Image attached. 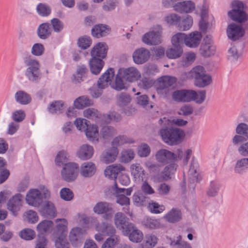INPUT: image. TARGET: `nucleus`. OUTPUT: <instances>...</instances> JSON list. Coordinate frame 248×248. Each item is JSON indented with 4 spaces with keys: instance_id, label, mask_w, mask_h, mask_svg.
I'll return each instance as SVG.
<instances>
[{
    "instance_id": "nucleus-58",
    "label": "nucleus",
    "mask_w": 248,
    "mask_h": 248,
    "mask_svg": "<svg viewBox=\"0 0 248 248\" xmlns=\"http://www.w3.org/2000/svg\"><path fill=\"white\" fill-rule=\"evenodd\" d=\"M60 194L61 198L65 201H70L74 197L72 191L68 188H62L61 190Z\"/></svg>"
},
{
    "instance_id": "nucleus-16",
    "label": "nucleus",
    "mask_w": 248,
    "mask_h": 248,
    "mask_svg": "<svg viewBox=\"0 0 248 248\" xmlns=\"http://www.w3.org/2000/svg\"><path fill=\"white\" fill-rule=\"evenodd\" d=\"M27 203L34 207L39 206L42 202V197L38 189H30L26 195Z\"/></svg>"
},
{
    "instance_id": "nucleus-59",
    "label": "nucleus",
    "mask_w": 248,
    "mask_h": 248,
    "mask_svg": "<svg viewBox=\"0 0 248 248\" xmlns=\"http://www.w3.org/2000/svg\"><path fill=\"white\" fill-rule=\"evenodd\" d=\"M195 94L193 97L192 101H194L198 104H202L206 98V91L205 90L199 91L196 92L195 91Z\"/></svg>"
},
{
    "instance_id": "nucleus-47",
    "label": "nucleus",
    "mask_w": 248,
    "mask_h": 248,
    "mask_svg": "<svg viewBox=\"0 0 248 248\" xmlns=\"http://www.w3.org/2000/svg\"><path fill=\"white\" fill-rule=\"evenodd\" d=\"M51 220H44L39 223L37 226V230L40 233L39 236L44 235L43 233L48 231L53 225Z\"/></svg>"
},
{
    "instance_id": "nucleus-64",
    "label": "nucleus",
    "mask_w": 248,
    "mask_h": 248,
    "mask_svg": "<svg viewBox=\"0 0 248 248\" xmlns=\"http://www.w3.org/2000/svg\"><path fill=\"white\" fill-rule=\"evenodd\" d=\"M236 133L242 135L248 138V125L245 123L239 124L236 128Z\"/></svg>"
},
{
    "instance_id": "nucleus-3",
    "label": "nucleus",
    "mask_w": 248,
    "mask_h": 248,
    "mask_svg": "<svg viewBox=\"0 0 248 248\" xmlns=\"http://www.w3.org/2000/svg\"><path fill=\"white\" fill-rule=\"evenodd\" d=\"M62 221L63 223L57 225L54 235L56 238L55 246L56 248H69V243L66 239L67 233V221L64 218L57 219L56 222Z\"/></svg>"
},
{
    "instance_id": "nucleus-26",
    "label": "nucleus",
    "mask_w": 248,
    "mask_h": 248,
    "mask_svg": "<svg viewBox=\"0 0 248 248\" xmlns=\"http://www.w3.org/2000/svg\"><path fill=\"white\" fill-rule=\"evenodd\" d=\"M95 171L96 167L92 162H85L80 166V173L84 177H92L94 174Z\"/></svg>"
},
{
    "instance_id": "nucleus-37",
    "label": "nucleus",
    "mask_w": 248,
    "mask_h": 248,
    "mask_svg": "<svg viewBox=\"0 0 248 248\" xmlns=\"http://www.w3.org/2000/svg\"><path fill=\"white\" fill-rule=\"evenodd\" d=\"M183 50L181 46H172L168 49L166 52L167 57L171 59H175L180 57L183 54Z\"/></svg>"
},
{
    "instance_id": "nucleus-5",
    "label": "nucleus",
    "mask_w": 248,
    "mask_h": 248,
    "mask_svg": "<svg viewBox=\"0 0 248 248\" xmlns=\"http://www.w3.org/2000/svg\"><path fill=\"white\" fill-rule=\"evenodd\" d=\"M232 10L228 13V16L233 21L243 23L248 20V14L244 11V4L239 0H233L232 3Z\"/></svg>"
},
{
    "instance_id": "nucleus-9",
    "label": "nucleus",
    "mask_w": 248,
    "mask_h": 248,
    "mask_svg": "<svg viewBox=\"0 0 248 248\" xmlns=\"http://www.w3.org/2000/svg\"><path fill=\"white\" fill-rule=\"evenodd\" d=\"M114 223L120 230H121L123 233H127L129 230L133 228V223L129 222V218L122 212H118L114 216Z\"/></svg>"
},
{
    "instance_id": "nucleus-28",
    "label": "nucleus",
    "mask_w": 248,
    "mask_h": 248,
    "mask_svg": "<svg viewBox=\"0 0 248 248\" xmlns=\"http://www.w3.org/2000/svg\"><path fill=\"white\" fill-rule=\"evenodd\" d=\"M202 35L198 31H194L186 36V46L189 47H196L200 44Z\"/></svg>"
},
{
    "instance_id": "nucleus-61",
    "label": "nucleus",
    "mask_w": 248,
    "mask_h": 248,
    "mask_svg": "<svg viewBox=\"0 0 248 248\" xmlns=\"http://www.w3.org/2000/svg\"><path fill=\"white\" fill-rule=\"evenodd\" d=\"M20 237L26 240L33 239L35 237V232L30 229H25L21 231L19 233Z\"/></svg>"
},
{
    "instance_id": "nucleus-25",
    "label": "nucleus",
    "mask_w": 248,
    "mask_h": 248,
    "mask_svg": "<svg viewBox=\"0 0 248 248\" xmlns=\"http://www.w3.org/2000/svg\"><path fill=\"white\" fill-rule=\"evenodd\" d=\"M142 39L143 43L149 45H157L161 43L160 35L154 31L145 33Z\"/></svg>"
},
{
    "instance_id": "nucleus-30",
    "label": "nucleus",
    "mask_w": 248,
    "mask_h": 248,
    "mask_svg": "<svg viewBox=\"0 0 248 248\" xmlns=\"http://www.w3.org/2000/svg\"><path fill=\"white\" fill-rule=\"evenodd\" d=\"M105 62L101 59L91 58L89 61L90 69L93 74L98 75L101 71Z\"/></svg>"
},
{
    "instance_id": "nucleus-33",
    "label": "nucleus",
    "mask_w": 248,
    "mask_h": 248,
    "mask_svg": "<svg viewBox=\"0 0 248 248\" xmlns=\"http://www.w3.org/2000/svg\"><path fill=\"white\" fill-rule=\"evenodd\" d=\"M15 99L17 103L22 105L29 104L31 101L30 94L23 91H18L15 94Z\"/></svg>"
},
{
    "instance_id": "nucleus-8",
    "label": "nucleus",
    "mask_w": 248,
    "mask_h": 248,
    "mask_svg": "<svg viewBox=\"0 0 248 248\" xmlns=\"http://www.w3.org/2000/svg\"><path fill=\"white\" fill-rule=\"evenodd\" d=\"M195 93V91L193 90L181 89L173 92L171 97L175 102L188 103L192 101Z\"/></svg>"
},
{
    "instance_id": "nucleus-40",
    "label": "nucleus",
    "mask_w": 248,
    "mask_h": 248,
    "mask_svg": "<svg viewBox=\"0 0 248 248\" xmlns=\"http://www.w3.org/2000/svg\"><path fill=\"white\" fill-rule=\"evenodd\" d=\"M7 162L5 159L0 156V184L4 182L10 175V171L6 169Z\"/></svg>"
},
{
    "instance_id": "nucleus-45",
    "label": "nucleus",
    "mask_w": 248,
    "mask_h": 248,
    "mask_svg": "<svg viewBox=\"0 0 248 248\" xmlns=\"http://www.w3.org/2000/svg\"><path fill=\"white\" fill-rule=\"evenodd\" d=\"M187 35L184 33H177L174 35L171 39L172 45L176 46H181L185 44L186 45V40Z\"/></svg>"
},
{
    "instance_id": "nucleus-10",
    "label": "nucleus",
    "mask_w": 248,
    "mask_h": 248,
    "mask_svg": "<svg viewBox=\"0 0 248 248\" xmlns=\"http://www.w3.org/2000/svg\"><path fill=\"white\" fill-rule=\"evenodd\" d=\"M93 211L97 214L104 215L103 217L106 219L111 218L114 213L112 204L105 202L97 203L94 206Z\"/></svg>"
},
{
    "instance_id": "nucleus-31",
    "label": "nucleus",
    "mask_w": 248,
    "mask_h": 248,
    "mask_svg": "<svg viewBox=\"0 0 248 248\" xmlns=\"http://www.w3.org/2000/svg\"><path fill=\"white\" fill-rule=\"evenodd\" d=\"M93 154V149L89 145H83L77 152L78 157L82 160L90 158Z\"/></svg>"
},
{
    "instance_id": "nucleus-43",
    "label": "nucleus",
    "mask_w": 248,
    "mask_h": 248,
    "mask_svg": "<svg viewBox=\"0 0 248 248\" xmlns=\"http://www.w3.org/2000/svg\"><path fill=\"white\" fill-rule=\"evenodd\" d=\"M199 165L198 162L193 159L192 160L190 168L188 170V174L189 175V180L190 182L194 183L198 181V173L197 172Z\"/></svg>"
},
{
    "instance_id": "nucleus-57",
    "label": "nucleus",
    "mask_w": 248,
    "mask_h": 248,
    "mask_svg": "<svg viewBox=\"0 0 248 248\" xmlns=\"http://www.w3.org/2000/svg\"><path fill=\"white\" fill-rule=\"evenodd\" d=\"M67 154L65 151H61L59 152L55 159L56 164L57 166H61L62 165H64L67 161Z\"/></svg>"
},
{
    "instance_id": "nucleus-36",
    "label": "nucleus",
    "mask_w": 248,
    "mask_h": 248,
    "mask_svg": "<svg viewBox=\"0 0 248 248\" xmlns=\"http://www.w3.org/2000/svg\"><path fill=\"white\" fill-rule=\"evenodd\" d=\"M166 220L170 223H175L179 221L182 218L181 212L180 210L172 208L164 217Z\"/></svg>"
},
{
    "instance_id": "nucleus-29",
    "label": "nucleus",
    "mask_w": 248,
    "mask_h": 248,
    "mask_svg": "<svg viewBox=\"0 0 248 248\" xmlns=\"http://www.w3.org/2000/svg\"><path fill=\"white\" fill-rule=\"evenodd\" d=\"M88 73V69L87 66L82 64L78 65L76 73L73 75L74 81L75 83H80L86 78Z\"/></svg>"
},
{
    "instance_id": "nucleus-42",
    "label": "nucleus",
    "mask_w": 248,
    "mask_h": 248,
    "mask_svg": "<svg viewBox=\"0 0 248 248\" xmlns=\"http://www.w3.org/2000/svg\"><path fill=\"white\" fill-rule=\"evenodd\" d=\"M247 169H248V158H243L237 160L234 170L236 173L242 174Z\"/></svg>"
},
{
    "instance_id": "nucleus-27",
    "label": "nucleus",
    "mask_w": 248,
    "mask_h": 248,
    "mask_svg": "<svg viewBox=\"0 0 248 248\" xmlns=\"http://www.w3.org/2000/svg\"><path fill=\"white\" fill-rule=\"evenodd\" d=\"M52 30L50 24L48 22L41 24L38 27L37 34L38 37L43 40L47 39L51 34Z\"/></svg>"
},
{
    "instance_id": "nucleus-56",
    "label": "nucleus",
    "mask_w": 248,
    "mask_h": 248,
    "mask_svg": "<svg viewBox=\"0 0 248 248\" xmlns=\"http://www.w3.org/2000/svg\"><path fill=\"white\" fill-rule=\"evenodd\" d=\"M51 25L54 32H60L64 28V23L57 18H53L51 21Z\"/></svg>"
},
{
    "instance_id": "nucleus-7",
    "label": "nucleus",
    "mask_w": 248,
    "mask_h": 248,
    "mask_svg": "<svg viewBox=\"0 0 248 248\" xmlns=\"http://www.w3.org/2000/svg\"><path fill=\"white\" fill-rule=\"evenodd\" d=\"M78 165L76 163H65L61 170V175L63 180L67 182L74 181L78 176Z\"/></svg>"
},
{
    "instance_id": "nucleus-13",
    "label": "nucleus",
    "mask_w": 248,
    "mask_h": 248,
    "mask_svg": "<svg viewBox=\"0 0 248 248\" xmlns=\"http://www.w3.org/2000/svg\"><path fill=\"white\" fill-rule=\"evenodd\" d=\"M23 196L20 194H16L8 201L7 203V209L12 214L16 216L22 206Z\"/></svg>"
},
{
    "instance_id": "nucleus-52",
    "label": "nucleus",
    "mask_w": 248,
    "mask_h": 248,
    "mask_svg": "<svg viewBox=\"0 0 248 248\" xmlns=\"http://www.w3.org/2000/svg\"><path fill=\"white\" fill-rule=\"evenodd\" d=\"M116 134V130L112 126H103L101 130V134L104 139H109Z\"/></svg>"
},
{
    "instance_id": "nucleus-19",
    "label": "nucleus",
    "mask_w": 248,
    "mask_h": 248,
    "mask_svg": "<svg viewBox=\"0 0 248 248\" xmlns=\"http://www.w3.org/2000/svg\"><path fill=\"white\" fill-rule=\"evenodd\" d=\"M40 212L42 216L49 219L55 217L57 214L54 203L50 201H46L44 203Z\"/></svg>"
},
{
    "instance_id": "nucleus-11",
    "label": "nucleus",
    "mask_w": 248,
    "mask_h": 248,
    "mask_svg": "<svg viewBox=\"0 0 248 248\" xmlns=\"http://www.w3.org/2000/svg\"><path fill=\"white\" fill-rule=\"evenodd\" d=\"M94 222V228L97 232H100L109 237L119 236L116 234V230L115 227L111 223L105 221L99 222L97 220Z\"/></svg>"
},
{
    "instance_id": "nucleus-35",
    "label": "nucleus",
    "mask_w": 248,
    "mask_h": 248,
    "mask_svg": "<svg viewBox=\"0 0 248 248\" xmlns=\"http://www.w3.org/2000/svg\"><path fill=\"white\" fill-rule=\"evenodd\" d=\"M88 140L92 141H98V131L96 125L90 123L84 130Z\"/></svg>"
},
{
    "instance_id": "nucleus-21",
    "label": "nucleus",
    "mask_w": 248,
    "mask_h": 248,
    "mask_svg": "<svg viewBox=\"0 0 248 248\" xmlns=\"http://www.w3.org/2000/svg\"><path fill=\"white\" fill-rule=\"evenodd\" d=\"M149 57L150 52L144 48L136 50L133 54L134 62L139 64L148 61Z\"/></svg>"
},
{
    "instance_id": "nucleus-63",
    "label": "nucleus",
    "mask_w": 248,
    "mask_h": 248,
    "mask_svg": "<svg viewBox=\"0 0 248 248\" xmlns=\"http://www.w3.org/2000/svg\"><path fill=\"white\" fill-rule=\"evenodd\" d=\"M135 156V153L133 150L128 149L123 151L122 153V160L124 162L131 161Z\"/></svg>"
},
{
    "instance_id": "nucleus-51",
    "label": "nucleus",
    "mask_w": 248,
    "mask_h": 248,
    "mask_svg": "<svg viewBox=\"0 0 248 248\" xmlns=\"http://www.w3.org/2000/svg\"><path fill=\"white\" fill-rule=\"evenodd\" d=\"M220 188V185L216 181H212L207 190V194L209 197H215L217 195Z\"/></svg>"
},
{
    "instance_id": "nucleus-50",
    "label": "nucleus",
    "mask_w": 248,
    "mask_h": 248,
    "mask_svg": "<svg viewBox=\"0 0 248 248\" xmlns=\"http://www.w3.org/2000/svg\"><path fill=\"white\" fill-rule=\"evenodd\" d=\"M37 13L42 16H47L51 13V8L47 4L42 3H39L36 7Z\"/></svg>"
},
{
    "instance_id": "nucleus-55",
    "label": "nucleus",
    "mask_w": 248,
    "mask_h": 248,
    "mask_svg": "<svg viewBox=\"0 0 248 248\" xmlns=\"http://www.w3.org/2000/svg\"><path fill=\"white\" fill-rule=\"evenodd\" d=\"M119 236L108 238L102 244L101 248H114L115 246L119 241Z\"/></svg>"
},
{
    "instance_id": "nucleus-54",
    "label": "nucleus",
    "mask_w": 248,
    "mask_h": 248,
    "mask_svg": "<svg viewBox=\"0 0 248 248\" xmlns=\"http://www.w3.org/2000/svg\"><path fill=\"white\" fill-rule=\"evenodd\" d=\"M143 224L147 228L155 229L158 228L160 226V222L158 220L146 217L143 221Z\"/></svg>"
},
{
    "instance_id": "nucleus-39",
    "label": "nucleus",
    "mask_w": 248,
    "mask_h": 248,
    "mask_svg": "<svg viewBox=\"0 0 248 248\" xmlns=\"http://www.w3.org/2000/svg\"><path fill=\"white\" fill-rule=\"evenodd\" d=\"M134 142V140L125 135H119L116 137L111 141L112 147H117L122 145L124 144H130Z\"/></svg>"
},
{
    "instance_id": "nucleus-2",
    "label": "nucleus",
    "mask_w": 248,
    "mask_h": 248,
    "mask_svg": "<svg viewBox=\"0 0 248 248\" xmlns=\"http://www.w3.org/2000/svg\"><path fill=\"white\" fill-rule=\"evenodd\" d=\"M114 77V70L109 68L99 78L97 81V88L93 87L90 89V93L93 98L100 97L102 93V90L108 86V83L110 84Z\"/></svg>"
},
{
    "instance_id": "nucleus-48",
    "label": "nucleus",
    "mask_w": 248,
    "mask_h": 248,
    "mask_svg": "<svg viewBox=\"0 0 248 248\" xmlns=\"http://www.w3.org/2000/svg\"><path fill=\"white\" fill-rule=\"evenodd\" d=\"M216 47L214 45H202L200 49V52L204 57H208L214 55Z\"/></svg>"
},
{
    "instance_id": "nucleus-46",
    "label": "nucleus",
    "mask_w": 248,
    "mask_h": 248,
    "mask_svg": "<svg viewBox=\"0 0 248 248\" xmlns=\"http://www.w3.org/2000/svg\"><path fill=\"white\" fill-rule=\"evenodd\" d=\"M131 173L136 179H143L144 170L140 164H133L131 166Z\"/></svg>"
},
{
    "instance_id": "nucleus-20",
    "label": "nucleus",
    "mask_w": 248,
    "mask_h": 248,
    "mask_svg": "<svg viewBox=\"0 0 248 248\" xmlns=\"http://www.w3.org/2000/svg\"><path fill=\"white\" fill-rule=\"evenodd\" d=\"M118 152V149L116 147H111L106 149L102 154L101 161L106 164L113 162L116 159Z\"/></svg>"
},
{
    "instance_id": "nucleus-41",
    "label": "nucleus",
    "mask_w": 248,
    "mask_h": 248,
    "mask_svg": "<svg viewBox=\"0 0 248 248\" xmlns=\"http://www.w3.org/2000/svg\"><path fill=\"white\" fill-rule=\"evenodd\" d=\"M93 104L92 100L86 96H82L77 98L74 102L76 108L82 109L83 108L90 106Z\"/></svg>"
},
{
    "instance_id": "nucleus-49",
    "label": "nucleus",
    "mask_w": 248,
    "mask_h": 248,
    "mask_svg": "<svg viewBox=\"0 0 248 248\" xmlns=\"http://www.w3.org/2000/svg\"><path fill=\"white\" fill-rule=\"evenodd\" d=\"M177 165L174 163L170 164L166 166L162 172V177L165 180H168L171 178V175L173 174L176 171Z\"/></svg>"
},
{
    "instance_id": "nucleus-18",
    "label": "nucleus",
    "mask_w": 248,
    "mask_h": 248,
    "mask_svg": "<svg viewBox=\"0 0 248 248\" xmlns=\"http://www.w3.org/2000/svg\"><path fill=\"white\" fill-rule=\"evenodd\" d=\"M108 52V46L103 42L98 43L92 49L91 55L92 58L103 60L105 58Z\"/></svg>"
},
{
    "instance_id": "nucleus-17",
    "label": "nucleus",
    "mask_w": 248,
    "mask_h": 248,
    "mask_svg": "<svg viewBox=\"0 0 248 248\" xmlns=\"http://www.w3.org/2000/svg\"><path fill=\"white\" fill-rule=\"evenodd\" d=\"M175 11L182 14L192 12L196 8L195 3L191 0H185L175 3L173 6Z\"/></svg>"
},
{
    "instance_id": "nucleus-14",
    "label": "nucleus",
    "mask_w": 248,
    "mask_h": 248,
    "mask_svg": "<svg viewBox=\"0 0 248 248\" xmlns=\"http://www.w3.org/2000/svg\"><path fill=\"white\" fill-rule=\"evenodd\" d=\"M244 29L240 26L235 23H232L228 25L227 29V34L228 38L232 41H236L245 34Z\"/></svg>"
},
{
    "instance_id": "nucleus-44",
    "label": "nucleus",
    "mask_w": 248,
    "mask_h": 248,
    "mask_svg": "<svg viewBox=\"0 0 248 248\" xmlns=\"http://www.w3.org/2000/svg\"><path fill=\"white\" fill-rule=\"evenodd\" d=\"M147 208L150 212L155 214H160L165 209V207L163 205L159 204L158 202L154 201H150Z\"/></svg>"
},
{
    "instance_id": "nucleus-1",
    "label": "nucleus",
    "mask_w": 248,
    "mask_h": 248,
    "mask_svg": "<svg viewBox=\"0 0 248 248\" xmlns=\"http://www.w3.org/2000/svg\"><path fill=\"white\" fill-rule=\"evenodd\" d=\"M23 62L26 67L25 76L27 79L32 83L39 82L42 78L39 62L31 55L27 54L23 58Z\"/></svg>"
},
{
    "instance_id": "nucleus-62",
    "label": "nucleus",
    "mask_w": 248,
    "mask_h": 248,
    "mask_svg": "<svg viewBox=\"0 0 248 248\" xmlns=\"http://www.w3.org/2000/svg\"><path fill=\"white\" fill-rule=\"evenodd\" d=\"M44 50V46L42 44L36 43L32 46L31 53L34 56H40L43 54Z\"/></svg>"
},
{
    "instance_id": "nucleus-34",
    "label": "nucleus",
    "mask_w": 248,
    "mask_h": 248,
    "mask_svg": "<svg viewBox=\"0 0 248 248\" xmlns=\"http://www.w3.org/2000/svg\"><path fill=\"white\" fill-rule=\"evenodd\" d=\"M129 232L127 233H124V235H128L129 240L133 242H140L143 238L142 232L138 229L134 224H133V228L129 229Z\"/></svg>"
},
{
    "instance_id": "nucleus-53",
    "label": "nucleus",
    "mask_w": 248,
    "mask_h": 248,
    "mask_svg": "<svg viewBox=\"0 0 248 248\" xmlns=\"http://www.w3.org/2000/svg\"><path fill=\"white\" fill-rule=\"evenodd\" d=\"M193 24V19L190 16L187 15L179 24V27L183 31L188 30Z\"/></svg>"
},
{
    "instance_id": "nucleus-32",
    "label": "nucleus",
    "mask_w": 248,
    "mask_h": 248,
    "mask_svg": "<svg viewBox=\"0 0 248 248\" xmlns=\"http://www.w3.org/2000/svg\"><path fill=\"white\" fill-rule=\"evenodd\" d=\"M66 107L64 102L62 100L54 101L49 104L47 108L48 111L51 114H60Z\"/></svg>"
},
{
    "instance_id": "nucleus-4",
    "label": "nucleus",
    "mask_w": 248,
    "mask_h": 248,
    "mask_svg": "<svg viewBox=\"0 0 248 248\" xmlns=\"http://www.w3.org/2000/svg\"><path fill=\"white\" fill-rule=\"evenodd\" d=\"M160 134L165 143L173 145L181 141L184 132L180 128L171 127L161 129Z\"/></svg>"
},
{
    "instance_id": "nucleus-15",
    "label": "nucleus",
    "mask_w": 248,
    "mask_h": 248,
    "mask_svg": "<svg viewBox=\"0 0 248 248\" xmlns=\"http://www.w3.org/2000/svg\"><path fill=\"white\" fill-rule=\"evenodd\" d=\"M155 159L163 164L169 163L176 160V155L166 149H160L155 154Z\"/></svg>"
},
{
    "instance_id": "nucleus-12",
    "label": "nucleus",
    "mask_w": 248,
    "mask_h": 248,
    "mask_svg": "<svg viewBox=\"0 0 248 248\" xmlns=\"http://www.w3.org/2000/svg\"><path fill=\"white\" fill-rule=\"evenodd\" d=\"M118 74L124 80L129 82H134L140 77L139 70L135 67L121 68L118 71Z\"/></svg>"
},
{
    "instance_id": "nucleus-38",
    "label": "nucleus",
    "mask_w": 248,
    "mask_h": 248,
    "mask_svg": "<svg viewBox=\"0 0 248 248\" xmlns=\"http://www.w3.org/2000/svg\"><path fill=\"white\" fill-rule=\"evenodd\" d=\"M159 81L158 89L165 90L172 86L176 82V79L174 77L167 76L161 77Z\"/></svg>"
},
{
    "instance_id": "nucleus-6",
    "label": "nucleus",
    "mask_w": 248,
    "mask_h": 248,
    "mask_svg": "<svg viewBox=\"0 0 248 248\" xmlns=\"http://www.w3.org/2000/svg\"><path fill=\"white\" fill-rule=\"evenodd\" d=\"M192 73L195 78V85L198 87L204 88L212 81L211 76L205 73L204 68L202 66L194 67Z\"/></svg>"
},
{
    "instance_id": "nucleus-22",
    "label": "nucleus",
    "mask_w": 248,
    "mask_h": 248,
    "mask_svg": "<svg viewBox=\"0 0 248 248\" xmlns=\"http://www.w3.org/2000/svg\"><path fill=\"white\" fill-rule=\"evenodd\" d=\"M124 170V168L120 164L109 165L104 170L106 177L110 179L115 180L119 172Z\"/></svg>"
},
{
    "instance_id": "nucleus-23",
    "label": "nucleus",
    "mask_w": 248,
    "mask_h": 248,
    "mask_svg": "<svg viewBox=\"0 0 248 248\" xmlns=\"http://www.w3.org/2000/svg\"><path fill=\"white\" fill-rule=\"evenodd\" d=\"M110 31V28L106 24H98L94 26L92 29V35L95 38L106 36Z\"/></svg>"
},
{
    "instance_id": "nucleus-24",
    "label": "nucleus",
    "mask_w": 248,
    "mask_h": 248,
    "mask_svg": "<svg viewBox=\"0 0 248 248\" xmlns=\"http://www.w3.org/2000/svg\"><path fill=\"white\" fill-rule=\"evenodd\" d=\"M84 231L79 228H73L69 233V239L73 245L77 246L78 243H81L83 239Z\"/></svg>"
},
{
    "instance_id": "nucleus-60",
    "label": "nucleus",
    "mask_w": 248,
    "mask_h": 248,
    "mask_svg": "<svg viewBox=\"0 0 248 248\" xmlns=\"http://www.w3.org/2000/svg\"><path fill=\"white\" fill-rule=\"evenodd\" d=\"M131 101L130 95L126 93H122L118 96L117 98V103L121 106H125L127 105Z\"/></svg>"
}]
</instances>
